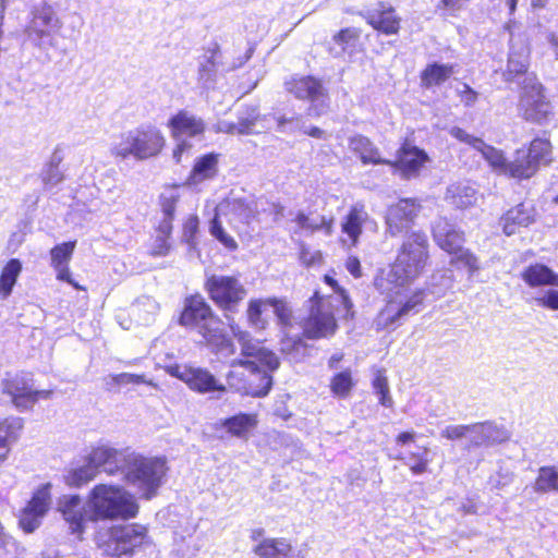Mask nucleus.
Here are the masks:
<instances>
[{"mask_svg":"<svg viewBox=\"0 0 558 558\" xmlns=\"http://www.w3.org/2000/svg\"><path fill=\"white\" fill-rule=\"evenodd\" d=\"M58 510L71 533L81 537L89 522L130 520L137 515L140 506L135 495L123 486L98 484L85 501L78 495H63Z\"/></svg>","mask_w":558,"mask_h":558,"instance_id":"1","label":"nucleus"},{"mask_svg":"<svg viewBox=\"0 0 558 558\" xmlns=\"http://www.w3.org/2000/svg\"><path fill=\"white\" fill-rule=\"evenodd\" d=\"M429 243L423 231L407 234L400 245L397 257L390 268L375 279V286L383 292L412 283L425 270L428 260Z\"/></svg>","mask_w":558,"mask_h":558,"instance_id":"2","label":"nucleus"},{"mask_svg":"<svg viewBox=\"0 0 558 558\" xmlns=\"http://www.w3.org/2000/svg\"><path fill=\"white\" fill-rule=\"evenodd\" d=\"M179 324L196 330L217 353L228 356L235 352L232 340L226 335L225 323L201 294L185 298Z\"/></svg>","mask_w":558,"mask_h":558,"instance_id":"3","label":"nucleus"},{"mask_svg":"<svg viewBox=\"0 0 558 558\" xmlns=\"http://www.w3.org/2000/svg\"><path fill=\"white\" fill-rule=\"evenodd\" d=\"M527 66L529 54L526 49H522L520 52L511 49L504 76L507 82H513L524 75L520 106L526 120L538 122L548 114L549 104L536 76L533 73H526Z\"/></svg>","mask_w":558,"mask_h":558,"instance_id":"4","label":"nucleus"},{"mask_svg":"<svg viewBox=\"0 0 558 558\" xmlns=\"http://www.w3.org/2000/svg\"><path fill=\"white\" fill-rule=\"evenodd\" d=\"M167 460L162 457H145L131 451L122 474L126 484L134 489L135 497L150 500L157 496L166 482Z\"/></svg>","mask_w":558,"mask_h":558,"instance_id":"5","label":"nucleus"},{"mask_svg":"<svg viewBox=\"0 0 558 558\" xmlns=\"http://www.w3.org/2000/svg\"><path fill=\"white\" fill-rule=\"evenodd\" d=\"M63 27V22L56 9L47 0L34 4L28 13L26 25L23 29L24 45H29L45 56L44 61H51L49 50L57 47V35Z\"/></svg>","mask_w":558,"mask_h":558,"instance_id":"6","label":"nucleus"},{"mask_svg":"<svg viewBox=\"0 0 558 558\" xmlns=\"http://www.w3.org/2000/svg\"><path fill=\"white\" fill-rule=\"evenodd\" d=\"M165 144L166 138L157 126L142 124L116 136L110 145V154L120 160L133 157L142 161L158 156Z\"/></svg>","mask_w":558,"mask_h":558,"instance_id":"7","label":"nucleus"},{"mask_svg":"<svg viewBox=\"0 0 558 558\" xmlns=\"http://www.w3.org/2000/svg\"><path fill=\"white\" fill-rule=\"evenodd\" d=\"M230 366L233 368L227 375L230 388L255 398L268 395L272 386V371L250 360H232Z\"/></svg>","mask_w":558,"mask_h":558,"instance_id":"8","label":"nucleus"},{"mask_svg":"<svg viewBox=\"0 0 558 558\" xmlns=\"http://www.w3.org/2000/svg\"><path fill=\"white\" fill-rule=\"evenodd\" d=\"M147 539V529L140 524L116 525L97 537L102 555L112 558L131 557Z\"/></svg>","mask_w":558,"mask_h":558,"instance_id":"9","label":"nucleus"},{"mask_svg":"<svg viewBox=\"0 0 558 558\" xmlns=\"http://www.w3.org/2000/svg\"><path fill=\"white\" fill-rule=\"evenodd\" d=\"M310 304L308 315L301 323L303 336L312 340L332 337L338 329V324L331 302L315 292L310 299Z\"/></svg>","mask_w":558,"mask_h":558,"instance_id":"10","label":"nucleus"},{"mask_svg":"<svg viewBox=\"0 0 558 558\" xmlns=\"http://www.w3.org/2000/svg\"><path fill=\"white\" fill-rule=\"evenodd\" d=\"M205 290L210 300L225 312L226 318L229 313L238 311L246 296V289L233 276L211 275L206 279Z\"/></svg>","mask_w":558,"mask_h":558,"instance_id":"11","label":"nucleus"},{"mask_svg":"<svg viewBox=\"0 0 558 558\" xmlns=\"http://www.w3.org/2000/svg\"><path fill=\"white\" fill-rule=\"evenodd\" d=\"M449 134L456 140L465 143L472 148L478 150L483 158L498 174H505L520 180V177H518L515 174L517 172H514L517 168L515 166L519 165L517 153L514 154L512 160H508L501 150L486 144L482 138L469 134L461 128H451Z\"/></svg>","mask_w":558,"mask_h":558,"instance_id":"12","label":"nucleus"},{"mask_svg":"<svg viewBox=\"0 0 558 558\" xmlns=\"http://www.w3.org/2000/svg\"><path fill=\"white\" fill-rule=\"evenodd\" d=\"M1 393L20 412L34 408L33 378L25 373H5L0 381Z\"/></svg>","mask_w":558,"mask_h":558,"instance_id":"13","label":"nucleus"},{"mask_svg":"<svg viewBox=\"0 0 558 558\" xmlns=\"http://www.w3.org/2000/svg\"><path fill=\"white\" fill-rule=\"evenodd\" d=\"M227 320L232 335L241 345V354L246 357L245 360L255 361L256 364L269 371H276L279 367L280 362L272 351L254 340L248 331L242 330L230 315H227Z\"/></svg>","mask_w":558,"mask_h":558,"instance_id":"14","label":"nucleus"},{"mask_svg":"<svg viewBox=\"0 0 558 558\" xmlns=\"http://www.w3.org/2000/svg\"><path fill=\"white\" fill-rule=\"evenodd\" d=\"M168 125L171 129L172 136L178 141V145L173 150V158L179 163L181 161L182 154L192 147V144L182 137H195L202 135L205 131V123L201 118H197L185 110H181L169 120Z\"/></svg>","mask_w":558,"mask_h":558,"instance_id":"15","label":"nucleus"},{"mask_svg":"<svg viewBox=\"0 0 558 558\" xmlns=\"http://www.w3.org/2000/svg\"><path fill=\"white\" fill-rule=\"evenodd\" d=\"M421 209V205L414 198H402L397 204L388 207L386 214L387 232L396 236L409 233L414 219Z\"/></svg>","mask_w":558,"mask_h":558,"instance_id":"16","label":"nucleus"},{"mask_svg":"<svg viewBox=\"0 0 558 558\" xmlns=\"http://www.w3.org/2000/svg\"><path fill=\"white\" fill-rule=\"evenodd\" d=\"M550 143L547 140L535 138L527 149L517 150L518 161L514 172L520 180L531 178L538 169L541 162H548Z\"/></svg>","mask_w":558,"mask_h":558,"instance_id":"17","label":"nucleus"},{"mask_svg":"<svg viewBox=\"0 0 558 558\" xmlns=\"http://www.w3.org/2000/svg\"><path fill=\"white\" fill-rule=\"evenodd\" d=\"M130 452L129 450H118L108 446H99L93 448L86 458L88 459V463H92L97 472L101 470L109 475H116L119 472L122 473Z\"/></svg>","mask_w":558,"mask_h":558,"instance_id":"18","label":"nucleus"},{"mask_svg":"<svg viewBox=\"0 0 558 558\" xmlns=\"http://www.w3.org/2000/svg\"><path fill=\"white\" fill-rule=\"evenodd\" d=\"M360 15L374 29L385 35H396L400 29V17L390 4L379 2L377 8L367 9Z\"/></svg>","mask_w":558,"mask_h":558,"instance_id":"19","label":"nucleus"},{"mask_svg":"<svg viewBox=\"0 0 558 558\" xmlns=\"http://www.w3.org/2000/svg\"><path fill=\"white\" fill-rule=\"evenodd\" d=\"M262 205L259 199L252 196L229 197L218 206V210L230 215L234 220L248 225L257 218Z\"/></svg>","mask_w":558,"mask_h":558,"instance_id":"20","label":"nucleus"},{"mask_svg":"<svg viewBox=\"0 0 558 558\" xmlns=\"http://www.w3.org/2000/svg\"><path fill=\"white\" fill-rule=\"evenodd\" d=\"M435 243L448 254L464 244V233L445 217H438L432 225Z\"/></svg>","mask_w":558,"mask_h":558,"instance_id":"21","label":"nucleus"},{"mask_svg":"<svg viewBox=\"0 0 558 558\" xmlns=\"http://www.w3.org/2000/svg\"><path fill=\"white\" fill-rule=\"evenodd\" d=\"M284 85L286 89L298 99L310 100L313 104L318 102L322 106L325 105L327 90L323 83L314 76L292 78L286 82Z\"/></svg>","mask_w":558,"mask_h":558,"instance_id":"22","label":"nucleus"},{"mask_svg":"<svg viewBox=\"0 0 558 558\" xmlns=\"http://www.w3.org/2000/svg\"><path fill=\"white\" fill-rule=\"evenodd\" d=\"M221 62V52L218 44L208 48L198 59L197 83L205 90L215 89L217 85L219 68Z\"/></svg>","mask_w":558,"mask_h":558,"instance_id":"23","label":"nucleus"},{"mask_svg":"<svg viewBox=\"0 0 558 558\" xmlns=\"http://www.w3.org/2000/svg\"><path fill=\"white\" fill-rule=\"evenodd\" d=\"M427 161L428 156L423 149L409 144H403L398 150L397 160L391 161L389 166L400 169L404 177L410 179L412 177H416Z\"/></svg>","mask_w":558,"mask_h":558,"instance_id":"24","label":"nucleus"},{"mask_svg":"<svg viewBox=\"0 0 558 558\" xmlns=\"http://www.w3.org/2000/svg\"><path fill=\"white\" fill-rule=\"evenodd\" d=\"M254 553L259 558H305L304 551L293 547L283 537L266 538L254 547Z\"/></svg>","mask_w":558,"mask_h":558,"instance_id":"25","label":"nucleus"},{"mask_svg":"<svg viewBox=\"0 0 558 558\" xmlns=\"http://www.w3.org/2000/svg\"><path fill=\"white\" fill-rule=\"evenodd\" d=\"M24 428V420L20 416H9L0 421V463L4 462L13 445L19 440Z\"/></svg>","mask_w":558,"mask_h":558,"instance_id":"26","label":"nucleus"},{"mask_svg":"<svg viewBox=\"0 0 558 558\" xmlns=\"http://www.w3.org/2000/svg\"><path fill=\"white\" fill-rule=\"evenodd\" d=\"M349 148L357 154L364 165H390L391 160L380 157L379 149L364 135H354L349 140Z\"/></svg>","mask_w":558,"mask_h":558,"instance_id":"27","label":"nucleus"},{"mask_svg":"<svg viewBox=\"0 0 558 558\" xmlns=\"http://www.w3.org/2000/svg\"><path fill=\"white\" fill-rule=\"evenodd\" d=\"M523 281L531 288L550 286L558 287V274L544 264H533L521 275Z\"/></svg>","mask_w":558,"mask_h":558,"instance_id":"28","label":"nucleus"},{"mask_svg":"<svg viewBox=\"0 0 558 558\" xmlns=\"http://www.w3.org/2000/svg\"><path fill=\"white\" fill-rule=\"evenodd\" d=\"M187 376L186 385L199 393L226 390V387L206 368L192 367Z\"/></svg>","mask_w":558,"mask_h":558,"instance_id":"29","label":"nucleus"},{"mask_svg":"<svg viewBox=\"0 0 558 558\" xmlns=\"http://www.w3.org/2000/svg\"><path fill=\"white\" fill-rule=\"evenodd\" d=\"M446 201L457 208H468L476 203L477 192L469 182L453 183L447 187Z\"/></svg>","mask_w":558,"mask_h":558,"instance_id":"30","label":"nucleus"},{"mask_svg":"<svg viewBox=\"0 0 558 558\" xmlns=\"http://www.w3.org/2000/svg\"><path fill=\"white\" fill-rule=\"evenodd\" d=\"M533 221L531 210L519 204L508 210L500 219L502 230L507 235L514 234L521 227H527Z\"/></svg>","mask_w":558,"mask_h":558,"instance_id":"31","label":"nucleus"},{"mask_svg":"<svg viewBox=\"0 0 558 558\" xmlns=\"http://www.w3.org/2000/svg\"><path fill=\"white\" fill-rule=\"evenodd\" d=\"M218 171V155L207 154L198 158L187 178V183L196 185L216 177Z\"/></svg>","mask_w":558,"mask_h":558,"instance_id":"32","label":"nucleus"},{"mask_svg":"<svg viewBox=\"0 0 558 558\" xmlns=\"http://www.w3.org/2000/svg\"><path fill=\"white\" fill-rule=\"evenodd\" d=\"M424 299L423 291L414 292L403 304H401L398 308H395L392 304H389L384 315H386V322L388 325L396 324L400 319L404 317L416 314L420 312V307L422 305Z\"/></svg>","mask_w":558,"mask_h":558,"instance_id":"33","label":"nucleus"},{"mask_svg":"<svg viewBox=\"0 0 558 558\" xmlns=\"http://www.w3.org/2000/svg\"><path fill=\"white\" fill-rule=\"evenodd\" d=\"M454 73L453 64L434 62L428 64L421 73V84L429 89L444 84Z\"/></svg>","mask_w":558,"mask_h":558,"instance_id":"34","label":"nucleus"},{"mask_svg":"<svg viewBox=\"0 0 558 558\" xmlns=\"http://www.w3.org/2000/svg\"><path fill=\"white\" fill-rule=\"evenodd\" d=\"M537 494L558 493V468L555 465L541 466L533 484Z\"/></svg>","mask_w":558,"mask_h":558,"instance_id":"35","label":"nucleus"},{"mask_svg":"<svg viewBox=\"0 0 558 558\" xmlns=\"http://www.w3.org/2000/svg\"><path fill=\"white\" fill-rule=\"evenodd\" d=\"M257 420L255 414L240 413L222 421V426L236 437L245 436L251 429L255 428Z\"/></svg>","mask_w":558,"mask_h":558,"instance_id":"36","label":"nucleus"},{"mask_svg":"<svg viewBox=\"0 0 558 558\" xmlns=\"http://www.w3.org/2000/svg\"><path fill=\"white\" fill-rule=\"evenodd\" d=\"M62 159L63 157L61 153L56 149L52 153L49 162L43 169L40 175L46 190H50L57 186L64 180V174L60 170V163L62 162Z\"/></svg>","mask_w":558,"mask_h":558,"instance_id":"37","label":"nucleus"},{"mask_svg":"<svg viewBox=\"0 0 558 558\" xmlns=\"http://www.w3.org/2000/svg\"><path fill=\"white\" fill-rule=\"evenodd\" d=\"M22 270V263L16 259L12 258L10 259L7 265L3 267L1 275H0V298L7 299L12 290L13 287L17 280V277L20 276Z\"/></svg>","mask_w":558,"mask_h":558,"instance_id":"38","label":"nucleus"},{"mask_svg":"<svg viewBox=\"0 0 558 558\" xmlns=\"http://www.w3.org/2000/svg\"><path fill=\"white\" fill-rule=\"evenodd\" d=\"M367 214L362 207L354 206L349 211L345 221L342 225V231L355 243L362 232V223L366 219Z\"/></svg>","mask_w":558,"mask_h":558,"instance_id":"39","label":"nucleus"},{"mask_svg":"<svg viewBox=\"0 0 558 558\" xmlns=\"http://www.w3.org/2000/svg\"><path fill=\"white\" fill-rule=\"evenodd\" d=\"M97 473V470L92 463H88V459L86 458L85 463L69 471L65 478L69 485L80 487L94 480Z\"/></svg>","mask_w":558,"mask_h":558,"instance_id":"40","label":"nucleus"},{"mask_svg":"<svg viewBox=\"0 0 558 558\" xmlns=\"http://www.w3.org/2000/svg\"><path fill=\"white\" fill-rule=\"evenodd\" d=\"M428 449L424 447H416L414 451L409 452L407 456L400 458L404 464L408 465L413 474L418 475L427 470Z\"/></svg>","mask_w":558,"mask_h":558,"instance_id":"41","label":"nucleus"},{"mask_svg":"<svg viewBox=\"0 0 558 558\" xmlns=\"http://www.w3.org/2000/svg\"><path fill=\"white\" fill-rule=\"evenodd\" d=\"M295 222L302 230L310 233H314L322 229H325L326 233H330V223L325 216L310 217L300 211L295 217Z\"/></svg>","mask_w":558,"mask_h":558,"instance_id":"42","label":"nucleus"},{"mask_svg":"<svg viewBox=\"0 0 558 558\" xmlns=\"http://www.w3.org/2000/svg\"><path fill=\"white\" fill-rule=\"evenodd\" d=\"M449 255H451L450 264L453 266H463L471 274L480 269L477 257L470 250L464 248L463 245L456 252H450Z\"/></svg>","mask_w":558,"mask_h":558,"instance_id":"43","label":"nucleus"},{"mask_svg":"<svg viewBox=\"0 0 558 558\" xmlns=\"http://www.w3.org/2000/svg\"><path fill=\"white\" fill-rule=\"evenodd\" d=\"M353 387V380L350 369L336 374L330 381V389L333 395L340 398L349 396Z\"/></svg>","mask_w":558,"mask_h":558,"instance_id":"44","label":"nucleus"},{"mask_svg":"<svg viewBox=\"0 0 558 558\" xmlns=\"http://www.w3.org/2000/svg\"><path fill=\"white\" fill-rule=\"evenodd\" d=\"M50 505V486L45 485L40 487L28 501L27 508L28 510L36 512L44 517L49 509Z\"/></svg>","mask_w":558,"mask_h":558,"instance_id":"45","label":"nucleus"},{"mask_svg":"<svg viewBox=\"0 0 558 558\" xmlns=\"http://www.w3.org/2000/svg\"><path fill=\"white\" fill-rule=\"evenodd\" d=\"M75 247V242H64L56 245L51 252V265L53 268H60V266H66Z\"/></svg>","mask_w":558,"mask_h":558,"instance_id":"46","label":"nucleus"},{"mask_svg":"<svg viewBox=\"0 0 558 558\" xmlns=\"http://www.w3.org/2000/svg\"><path fill=\"white\" fill-rule=\"evenodd\" d=\"M487 446H494L507 441L510 438V432L502 425L494 422H484Z\"/></svg>","mask_w":558,"mask_h":558,"instance_id":"47","label":"nucleus"},{"mask_svg":"<svg viewBox=\"0 0 558 558\" xmlns=\"http://www.w3.org/2000/svg\"><path fill=\"white\" fill-rule=\"evenodd\" d=\"M209 232L226 248L231 250V251L236 250L238 244H236L235 240L225 231V229L217 216H215L210 221Z\"/></svg>","mask_w":558,"mask_h":558,"instance_id":"48","label":"nucleus"},{"mask_svg":"<svg viewBox=\"0 0 558 558\" xmlns=\"http://www.w3.org/2000/svg\"><path fill=\"white\" fill-rule=\"evenodd\" d=\"M488 447L484 422L469 425L468 448Z\"/></svg>","mask_w":558,"mask_h":558,"instance_id":"49","label":"nucleus"},{"mask_svg":"<svg viewBox=\"0 0 558 558\" xmlns=\"http://www.w3.org/2000/svg\"><path fill=\"white\" fill-rule=\"evenodd\" d=\"M373 388L379 396V403L383 407L391 408L393 404L392 398L389 392L387 378L379 372L373 380Z\"/></svg>","mask_w":558,"mask_h":558,"instance_id":"50","label":"nucleus"},{"mask_svg":"<svg viewBox=\"0 0 558 558\" xmlns=\"http://www.w3.org/2000/svg\"><path fill=\"white\" fill-rule=\"evenodd\" d=\"M263 301L252 300L247 308V318L252 327L255 329H265L267 323L262 317Z\"/></svg>","mask_w":558,"mask_h":558,"instance_id":"51","label":"nucleus"},{"mask_svg":"<svg viewBox=\"0 0 558 558\" xmlns=\"http://www.w3.org/2000/svg\"><path fill=\"white\" fill-rule=\"evenodd\" d=\"M41 515L25 508L20 517V526L26 533H33L41 523Z\"/></svg>","mask_w":558,"mask_h":558,"instance_id":"52","label":"nucleus"},{"mask_svg":"<svg viewBox=\"0 0 558 558\" xmlns=\"http://www.w3.org/2000/svg\"><path fill=\"white\" fill-rule=\"evenodd\" d=\"M267 303L274 307V313L281 325L287 326L291 324L292 311L286 302L282 300L269 299Z\"/></svg>","mask_w":558,"mask_h":558,"instance_id":"53","label":"nucleus"},{"mask_svg":"<svg viewBox=\"0 0 558 558\" xmlns=\"http://www.w3.org/2000/svg\"><path fill=\"white\" fill-rule=\"evenodd\" d=\"M198 225L199 221L197 216H190L183 226V241L186 242L192 248L196 245Z\"/></svg>","mask_w":558,"mask_h":558,"instance_id":"54","label":"nucleus"},{"mask_svg":"<svg viewBox=\"0 0 558 558\" xmlns=\"http://www.w3.org/2000/svg\"><path fill=\"white\" fill-rule=\"evenodd\" d=\"M469 425H448L440 432V436L448 440H460L465 438L468 440Z\"/></svg>","mask_w":558,"mask_h":558,"instance_id":"55","label":"nucleus"},{"mask_svg":"<svg viewBox=\"0 0 558 558\" xmlns=\"http://www.w3.org/2000/svg\"><path fill=\"white\" fill-rule=\"evenodd\" d=\"M258 118V112L256 108H252L247 114L241 116L236 123V133L238 134H250L252 128L255 125V122Z\"/></svg>","mask_w":558,"mask_h":558,"instance_id":"56","label":"nucleus"},{"mask_svg":"<svg viewBox=\"0 0 558 558\" xmlns=\"http://www.w3.org/2000/svg\"><path fill=\"white\" fill-rule=\"evenodd\" d=\"M539 306L558 311V290L549 289L542 296L536 299Z\"/></svg>","mask_w":558,"mask_h":558,"instance_id":"57","label":"nucleus"},{"mask_svg":"<svg viewBox=\"0 0 558 558\" xmlns=\"http://www.w3.org/2000/svg\"><path fill=\"white\" fill-rule=\"evenodd\" d=\"M112 381L116 385H140L145 384L146 379L144 375H136V374H130V373H121L118 375L112 376Z\"/></svg>","mask_w":558,"mask_h":558,"instance_id":"58","label":"nucleus"},{"mask_svg":"<svg viewBox=\"0 0 558 558\" xmlns=\"http://www.w3.org/2000/svg\"><path fill=\"white\" fill-rule=\"evenodd\" d=\"M360 36V33L357 29L348 27L344 29H341L338 34L333 36V40L341 46L350 43L353 39H356ZM344 51V47H341V52Z\"/></svg>","mask_w":558,"mask_h":558,"instance_id":"59","label":"nucleus"},{"mask_svg":"<svg viewBox=\"0 0 558 558\" xmlns=\"http://www.w3.org/2000/svg\"><path fill=\"white\" fill-rule=\"evenodd\" d=\"M458 94L461 98V101L466 107H472L478 97L477 92H475L472 87H470L468 84H462V88L458 89Z\"/></svg>","mask_w":558,"mask_h":558,"instance_id":"60","label":"nucleus"},{"mask_svg":"<svg viewBox=\"0 0 558 558\" xmlns=\"http://www.w3.org/2000/svg\"><path fill=\"white\" fill-rule=\"evenodd\" d=\"M177 199L178 197L173 194H171L170 196H161V208L165 216L163 218H174Z\"/></svg>","mask_w":558,"mask_h":558,"instance_id":"61","label":"nucleus"},{"mask_svg":"<svg viewBox=\"0 0 558 558\" xmlns=\"http://www.w3.org/2000/svg\"><path fill=\"white\" fill-rule=\"evenodd\" d=\"M170 244L168 238L163 235H157L151 247V255L154 256H166L169 253Z\"/></svg>","mask_w":558,"mask_h":558,"instance_id":"62","label":"nucleus"},{"mask_svg":"<svg viewBox=\"0 0 558 558\" xmlns=\"http://www.w3.org/2000/svg\"><path fill=\"white\" fill-rule=\"evenodd\" d=\"M326 281L336 289V292L338 293L337 301L343 304L344 308L347 310V313L349 314V312L353 307V304L349 299L348 294L345 293V291L341 289L337 284L336 280H333L332 278L326 277Z\"/></svg>","mask_w":558,"mask_h":558,"instance_id":"63","label":"nucleus"},{"mask_svg":"<svg viewBox=\"0 0 558 558\" xmlns=\"http://www.w3.org/2000/svg\"><path fill=\"white\" fill-rule=\"evenodd\" d=\"M277 120V130L282 133L293 132L299 125V119L295 117L286 118L278 117Z\"/></svg>","mask_w":558,"mask_h":558,"instance_id":"64","label":"nucleus"}]
</instances>
